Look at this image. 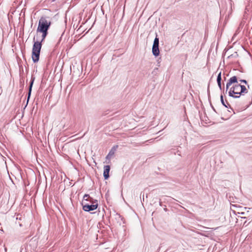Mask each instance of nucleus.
<instances>
[{
  "mask_svg": "<svg viewBox=\"0 0 252 252\" xmlns=\"http://www.w3.org/2000/svg\"><path fill=\"white\" fill-rule=\"evenodd\" d=\"M248 93V90L245 86L239 84L234 85L230 89L229 95L233 98H239L241 95H244Z\"/></svg>",
  "mask_w": 252,
  "mask_h": 252,
  "instance_id": "nucleus-1",
  "label": "nucleus"
},
{
  "mask_svg": "<svg viewBox=\"0 0 252 252\" xmlns=\"http://www.w3.org/2000/svg\"><path fill=\"white\" fill-rule=\"evenodd\" d=\"M33 45L32 49V59L35 63L39 61L40 50L42 46V42L35 38H33Z\"/></svg>",
  "mask_w": 252,
  "mask_h": 252,
  "instance_id": "nucleus-2",
  "label": "nucleus"
},
{
  "mask_svg": "<svg viewBox=\"0 0 252 252\" xmlns=\"http://www.w3.org/2000/svg\"><path fill=\"white\" fill-rule=\"evenodd\" d=\"M51 22L47 18L42 17L39 20L37 32L48 31Z\"/></svg>",
  "mask_w": 252,
  "mask_h": 252,
  "instance_id": "nucleus-3",
  "label": "nucleus"
},
{
  "mask_svg": "<svg viewBox=\"0 0 252 252\" xmlns=\"http://www.w3.org/2000/svg\"><path fill=\"white\" fill-rule=\"evenodd\" d=\"M92 204L89 205L88 204H84L82 202L83 209L84 211L89 212L95 210L98 207L97 201L96 200L91 201Z\"/></svg>",
  "mask_w": 252,
  "mask_h": 252,
  "instance_id": "nucleus-4",
  "label": "nucleus"
},
{
  "mask_svg": "<svg viewBox=\"0 0 252 252\" xmlns=\"http://www.w3.org/2000/svg\"><path fill=\"white\" fill-rule=\"evenodd\" d=\"M158 45L159 39L157 36L154 39V43L152 47V53L153 55H154L156 57L158 56L159 54Z\"/></svg>",
  "mask_w": 252,
  "mask_h": 252,
  "instance_id": "nucleus-5",
  "label": "nucleus"
},
{
  "mask_svg": "<svg viewBox=\"0 0 252 252\" xmlns=\"http://www.w3.org/2000/svg\"><path fill=\"white\" fill-rule=\"evenodd\" d=\"M242 80L239 76H234L231 77L228 81L226 85V91L228 89L229 87L233 83H237L238 80Z\"/></svg>",
  "mask_w": 252,
  "mask_h": 252,
  "instance_id": "nucleus-6",
  "label": "nucleus"
},
{
  "mask_svg": "<svg viewBox=\"0 0 252 252\" xmlns=\"http://www.w3.org/2000/svg\"><path fill=\"white\" fill-rule=\"evenodd\" d=\"M118 145L114 146L112 147L111 150L109 151L108 154L106 156V158L107 159H110L115 154V153L118 148Z\"/></svg>",
  "mask_w": 252,
  "mask_h": 252,
  "instance_id": "nucleus-7",
  "label": "nucleus"
},
{
  "mask_svg": "<svg viewBox=\"0 0 252 252\" xmlns=\"http://www.w3.org/2000/svg\"><path fill=\"white\" fill-rule=\"evenodd\" d=\"M110 167L109 165H105L104 166L103 176L104 179H107L109 176V172L110 171Z\"/></svg>",
  "mask_w": 252,
  "mask_h": 252,
  "instance_id": "nucleus-8",
  "label": "nucleus"
},
{
  "mask_svg": "<svg viewBox=\"0 0 252 252\" xmlns=\"http://www.w3.org/2000/svg\"><path fill=\"white\" fill-rule=\"evenodd\" d=\"M34 80V77H32L31 82V83H30V87H29V93H28V101L29 100V99L30 96L31 95V91H32V86Z\"/></svg>",
  "mask_w": 252,
  "mask_h": 252,
  "instance_id": "nucleus-9",
  "label": "nucleus"
},
{
  "mask_svg": "<svg viewBox=\"0 0 252 252\" xmlns=\"http://www.w3.org/2000/svg\"><path fill=\"white\" fill-rule=\"evenodd\" d=\"M42 33V37L41 40H39L40 42H42L48 34V31L39 32Z\"/></svg>",
  "mask_w": 252,
  "mask_h": 252,
  "instance_id": "nucleus-10",
  "label": "nucleus"
},
{
  "mask_svg": "<svg viewBox=\"0 0 252 252\" xmlns=\"http://www.w3.org/2000/svg\"><path fill=\"white\" fill-rule=\"evenodd\" d=\"M83 198L84 200L87 201H92L94 200V199L90 196V195L88 194H86L84 195Z\"/></svg>",
  "mask_w": 252,
  "mask_h": 252,
  "instance_id": "nucleus-11",
  "label": "nucleus"
},
{
  "mask_svg": "<svg viewBox=\"0 0 252 252\" xmlns=\"http://www.w3.org/2000/svg\"><path fill=\"white\" fill-rule=\"evenodd\" d=\"M221 72H220L217 76V83L221 82Z\"/></svg>",
  "mask_w": 252,
  "mask_h": 252,
  "instance_id": "nucleus-12",
  "label": "nucleus"
},
{
  "mask_svg": "<svg viewBox=\"0 0 252 252\" xmlns=\"http://www.w3.org/2000/svg\"><path fill=\"white\" fill-rule=\"evenodd\" d=\"M220 100H221V102L222 104V105H224L225 107L227 108L228 106L227 105H226V104H225V103L224 102L222 95H221V96H220Z\"/></svg>",
  "mask_w": 252,
  "mask_h": 252,
  "instance_id": "nucleus-13",
  "label": "nucleus"
},
{
  "mask_svg": "<svg viewBox=\"0 0 252 252\" xmlns=\"http://www.w3.org/2000/svg\"><path fill=\"white\" fill-rule=\"evenodd\" d=\"M239 81L241 82L244 83L245 84H247V81L246 80H244V79L239 80Z\"/></svg>",
  "mask_w": 252,
  "mask_h": 252,
  "instance_id": "nucleus-14",
  "label": "nucleus"
},
{
  "mask_svg": "<svg viewBox=\"0 0 252 252\" xmlns=\"http://www.w3.org/2000/svg\"><path fill=\"white\" fill-rule=\"evenodd\" d=\"M218 86L220 90H221V82H218Z\"/></svg>",
  "mask_w": 252,
  "mask_h": 252,
  "instance_id": "nucleus-15",
  "label": "nucleus"
},
{
  "mask_svg": "<svg viewBox=\"0 0 252 252\" xmlns=\"http://www.w3.org/2000/svg\"><path fill=\"white\" fill-rule=\"evenodd\" d=\"M240 214H241V215H244V214H245V213H244V212H241V213H240Z\"/></svg>",
  "mask_w": 252,
  "mask_h": 252,
  "instance_id": "nucleus-16",
  "label": "nucleus"
}]
</instances>
